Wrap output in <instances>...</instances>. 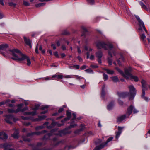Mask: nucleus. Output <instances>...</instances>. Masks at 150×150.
<instances>
[{
  "mask_svg": "<svg viewBox=\"0 0 150 150\" xmlns=\"http://www.w3.org/2000/svg\"><path fill=\"white\" fill-rule=\"evenodd\" d=\"M141 38L142 40L144 41L146 38V37L144 34H142L141 35Z\"/></svg>",
  "mask_w": 150,
  "mask_h": 150,
  "instance_id": "nucleus-42",
  "label": "nucleus"
},
{
  "mask_svg": "<svg viewBox=\"0 0 150 150\" xmlns=\"http://www.w3.org/2000/svg\"><path fill=\"white\" fill-rule=\"evenodd\" d=\"M130 77H131L132 79H133L136 82L138 81L139 80V79L138 77L137 76L131 75V76Z\"/></svg>",
  "mask_w": 150,
  "mask_h": 150,
  "instance_id": "nucleus-31",
  "label": "nucleus"
},
{
  "mask_svg": "<svg viewBox=\"0 0 150 150\" xmlns=\"http://www.w3.org/2000/svg\"><path fill=\"white\" fill-rule=\"evenodd\" d=\"M36 114V112L35 111L33 112H25L24 113V115H34Z\"/></svg>",
  "mask_w": 150,
  "mask_h": 150,
  "instance_id": "nucleus-22",
  "label": "nucleus"
},
{
  "mask_svg": "<svg viewBox=\"0 0 150 150\" xmlns=\"http://www.w3.org/2000/svg\"><path fill=\"white\" fill-rule=\"evenodd\" d=\"M46 117L45 115H43L42 116H39L38 118L35 119L34 120L35 121H40L41 120H43Z\"/></svg>",
  "mask_w": 150,
  "mask_h": 150,
  "instance_id": "nucleus-19",
  "label": "nucleus"
},
{
  "mask_svg": "<svg viewBox=\"0 0 150 150\" xmlns=\"http://www.w3.org/2000/svg\"><path fill=\"white\" fill-rule=\"evenodd\" d=\"M23 4L25 6H29L30 5V4L29 2L24 0L23 1Z\"/></svg>",
  "mask_w": 150,
  "mask_h": 150,
  "instance_id": "nucleus-34",
  "label": "nucleus"
},
{
  "mask_svg": "<svg viewBox=\"0 0 150 150\" xmlns=\"http://www.w3.org/2000/svg\"><path fill=\"white\" fill-rule=\"evenodd\" d=\"M103 69L106 71L107 74H112L114 73V71H112L108 69Z\"/></svg>",
  "mask_w": 150,
  "mask_h": 150,
  "instance_id": "nucleus-24",
  "label": "nucleus"
},
{
  "mask_svg": "<svg viewBox=\"0 0 150 150\" xmlns=\"http://www.w3.org/2000/svg\"><path fill=\"white\" fill-rule=\"evenodd\" d=\"M129 89V93L130 96L129 98V100H132L136 95V89L133 85H130L128 87Z\"/></svg>",
  "mask_w": 150,
  "mask_h": 150,
  "instance_id": "nucleus-3",
  "label": "nucleus"
},
{
  "mask_svg": "<svg viewBox=\"0 0 150 150\" xmlns=\"http://www.w3.org/2000/svg\"><path fill=\"white\" fill-rule=\"evenodd\" d=\"M23 140L25 141L29 142L30 140L28 138H26V137H24L23 138Z\"/></svg>",
  "mask_w": 150,
  "mask_h": 150,
  "instance_id": "nucleus-62",
  "label": "nucleus"
},
{
  "mask_svg": "<svg viewBox=\"0 0 150 150\" xmlns=\"http://www.w3.org/2000/svg\"><path fill=\"white\" fill-rule=\"evenodd\" d=\"M75 78L79 80H80L81 79H83V78L82 77H81L79 76H78V75H76L75 76Z\"/></svg>",
  "mask_w": 150,
  "mask_h": 150,
  "instance_id": "nucleus-47",
  "label": "nucleus"
},
{
  "mask_svg": "<svg viewBox=\"0 0 150 150\" xmlns=\"http://www.w3.org/2000/svg\"><path fill=\"white\" fill-rule=\"evenodd\" d=\"M129 93L127 92L118 93H117L118 95L120 98H125L128 96Z\"/></svg>",
  "mask_w": 150,
  "mask_h": 150,
  "instance_id": "nucleus-13",
  "label": "nucleus"
},
{
  "mask_svg": "<svg viewBox=\"0 0 150 150\" xmlns=\"http://www.w3.org/2000/svg\"><path fill=\"white\" fill-rule=\"evenodd\" d=\"M64 77L65 78H71V76L70 75H65L64 76Z\"/></svg>",
  "mask_w": 150,
  "mask_h": 150,
  "instance_id": "nucleus-56",
  "label": "nucleus"
},
{
  "mask_svg": "<svg viewBox=\"0 0 150 150\" xmlns=\"http://www.w3.org/2000/svg\"><path fill=\"white\" fill-rule=\"evenodd\" d=\"M105 85H104L102 87V91L101 92V96L103 97H104L105 95Z\"/></svg>",
  "mask_w": 150,
  "mask_h": 150,
  "instance_id": "nucleus-25",
  "label": "nucleus"
},
{
  "mask_svg": "<svg viewBox=\"0 0 150 150\" xmlns=\"http://www.w3.org/2000/svg\"><path fill=\"white\" fill-rule=\"evenodd\" d=\"M5 117V118L4 120L8 123L11 124L12 123V121H15V118L12 115H6Z\"/></svg>",
  "mask_w": 150,
  "mask_h": 150,
  "instance_id": "nucleus-7",
  "label": "nucleus"
},
{
  "mask_svg": "<svg viewBox=\"0 0 150 150\" xmlns=\"http://www.w3.org/2000/svg\"><path fill=\"white\" fill-rule=\"evenodd\" d=\"M10 101L9 100H8L7 101H6V102H4V101H3V102H0V106L1 105H4V104H5V103H7V102H9Z\"/></svg>",
  "mask_w": 150,
  "mask_h": 150,
  "instance_id": "nucleus-54",
  "label": "nucleus"
},
{
  "mask_svg": "<svg viewBox=\"0 0 150 150\" xmlns=\"http://www.w3.org/2000/svg\"><path fill=\"white\" fill-rule=\"evenodd\" d=\"M145 90L144 89H142V97L143 98L145 96Z\"/></svg>",
  "mask_w": 150,
  "mask_h": 150,
  "instance_id": "nucleus-46",
  "label": "nucleus"
},
{
  "mask_svg": "<svg viewBox=\"0 0 150 150\" xmlns=\"http://www.w3.org/2000/svg\"><path fill=\"white\" fill-rule=\"evenodd\" d=\"M139 3L142 8L146 10H147L146 6L142 2L140 1Z\"/></svg>",
  "mask_w": 150,
  "mask_h": 150,
  "instance_id": "nucleus-26",
  "label": "nucleus"
},
{
  "mask_svg": "<svg viewBox=\"0 0 150 150\" xmlns=\"http://www.w3.org/2000/svg\"><path fill=\"white\" fill-rule=\"evenodd\" d=\"M64 110V109H63V108H59V110H58V112L59 113H60L61 112H62Z\"/></svg>",
  "mask_w": 150,
  "mask_h": 150,
  "instance_id": "nucleus-57",
  "label": "nucleus"
},
{
  "mask_svg": "<svg viewBox=\"0 0 150 150\" xmlns=\"http://www.w3.org/2000/svg\"><path fill=\"white\" fill-rule=\"evenodd\" d=\"M23 39L26 45L29 46L30 48L32 47L31 41L29 38L26 37L25 36H23Z\"/></svg>",
  "mask_w": 150,
  "mask_h": 150,
  "instance_id": "nucleus-10",
  "label": "nucleus"
},
{
  "mask_svg": "<svg viewBox=\"0 0 150 150\" xmlns=\"http://www.w3.org/2000/svg\"><path fill=\"white\" fill-rule=\"evenodd\" d=\"M25 59H27V65L29 66L31 64V62L30 59H29L28 57L26 56V58Z\"/></svg>",
  "mask_w": 150,
  "mask_h": 150,
  "instance_id": "nucleus-36",
  "label": "nucleus"
},
{
  "mask_svg": "<svg viewBox=\"0 0 150 150\" xmlns=\"http://www.w3.org/2000/svg\"><path fill=\"white\" fill-rule=\"evenodd\" d=\"M96 56L98 58V60L99 63L101 64L102 63L101 58L103 56V54L101 51H99L96 52Z\"/></svg>",
  "mask_w": 150,
  "mask_h": 150,
  "instance_id": "nucleus-9",
  "label": "nucleus"
},
{
  "mask_svg": "<svg viewBox=\"0 0 150 150\" xmlns=\"http://www.w3.org/2000/svg\"><path fill=\"white\" fill-rule=\"evenodd\" d=\"M111 79L113 81L115 82H117L119 81L118 78L116 76L112 77Z\"/></svg>",
  "mask_w": 150,
  "mask_h": 150,
  "instance_id": "nucleus-27",
  "label": "nucleus"
},
{
  "mask_svg": "<svg viewBox=\"0 0 150 150\" xmlns=\"http://www.w3.org/2000/svg\"><path fill=\"white\" fill-rule=\"evenodd\" d=\"M114 105V103L113 102H111L108 106L107 108L108 110H110L112 108Z\"/></svg>",
  "mask_w": 150,
  "mask_h": 150,
  "instance_id": "nucleus-28",
  "label": "nucleus"
},
{
  "mask_svg": "<svg viewBox=\"0 0 150 150\" xmlns=\"http://www.w3.org/2000/svg\"><path fill=\"white\" fill-rule=\"evenodd\" d=\"M145 101L147 102H148L149 100H150V99L148 97L144 96L143 98H142Z\"/></svg>",
  "mask_w": 150,
  "mask_h": 150,
  "instance_id": "nucleus-43",
  "label": "nucleus"
},
{
  "mask_svg": "<svg viewBox=\"0 0 150 150\" xmlns=\"http://www.w3.org/2000/svg\"><path fill=\"white\" fill-rule=\"evenodd\" d=\"M8 47V45L7 44H2L0 45V50H4Z\"/></svg>",
  "mask_w": 150,
  "mask_h": 150,
  "instance_id": "nucleus-20",
  "label": "nucleus"
},
{
  "mask_svg": "<svg viewBox=\"0 0 150 150\" xmlns=\"http://www.w3.org/2000/svg\"><path fill=\"white\" fill-rule=\"evenodd\" d=\"M48 106L47 105H45L44 106H42L41 108V109L42 110H44L45 109H47V108H48ZM47 110H46L42 112H41V114H45L46 113H47Z\"/></svg>",
  "mask_w": 150,
  "mask_h": 150,
  "instance_id": "nucleus-21",
  "label": "nucleus"
},
{
  "mask_svg": "<svg viewBox=\"0 0 150 150\" xmlns=\"http://www.w3.org/2000/svg\"><path fill=\"white\" fill-rule=\"evenodd\" d=\"M9 5L11 7H15L16 6V4L12 2H9L8 3Z\"/></svg>",
  "mask_w": 150,
  "mask_h": 150,
  "instance_id": "nucleus-33",
  "label": "nucleus"
},
{
  "mask_svg": "<svg viewBox=\"0 0 150 150\" xmlns=\"http://www.w3.org/2000/svg\"><path fill=\"white\" fill-rule=\"evenodd\" d=\"M46 132H47V131L46 130H43V131H42L41 132H35V133H33L31 134L29 133L27 134V136H29L32 135H33V134H35L37 135H40L43 133H45Z\"/></svg>",
  "mask_w": 150,
  "mask_h": 150,
  "instance_id": "nucleus-14",
  "label": "nucleus"
},
{
  "mask_svg": "<svg viewBox=\"0 0 150 150\" xmlns=\"http://www.w3.org/2000/svg\"><path fill=\"white\" fill-rule=\"evenodd\" d=\"M106 47H107V49L108 48L110 50H112L113 47V45L110 43L107 44Z\"/></svg>",
  "mask_w": 150,
  "mask_h": 150,
  "instance_id": "nucleus-29",
  "label": "nucleus"
},
{
  "mask_svg": "<svg viewBox=\"0 0 150 150\" xmlns=\"http://www.w3.org/2000/svg\"><path fill=\"white\" fill-rule=\"evenodd\" d=\"M45 5V3H40L39 4H35V6L36 7H40L44 6Z\"/></svg>",
  "mask_w": 150,
  "mask_h": 150,
  "instance_id": "nucleus-30",
  "label": "nucleus"
},
{
  "mask_svg": "<svg viewBox=\"0 0 150 150\" xmlns=\"http://www.w3.org/2000/svg\"><path fill=\"white\" fill-rule=\"evenodd\" d=\"M40 106V105L39 104L35 105L32 109L34 110H36L39 109Z\"/></svg>",
  "mask_w": 150,
  "mask_h": 150,
  "instance_id": "nucleus-32",
  "label": "nucleus"
},
{
  "mask_svg": "<svg viewBox=\"0 0 150 150\" xmlns=\"http://www.w3.org/2000/svg\"><path fill=\"white\" fill-rule=\"evenodd\" d=\"M63 76L62 75H57V78L59 79H61L63 78Z\"/></svg>",
  "mask_w": 150,
  "mask_h": 150,
  "instance_id": "nucleus-49",
  "label": "nucleus"
},
{
  "mask_svg": "<svg viewBox=\"0 0 150 150\" xmlns=\"http://www.w3.org/2000/svg\"><path fill=\"white\" fill-rule=\"evenodd\" d=\"M72 115H73V118L71 120H74L76 119V114L75 113H73Z\"/></svg>",
  "mask_w": 150,
  "mask_h": 150,
  "instance_id": "nucleus-53",
  "label": "nucleus"
},
{
  "mask_svg": "<svg viewBox=\"0 0 150 150\" xmlns=\"http://www.w3.org/2000/svg\"><path fill=\"white\" fill-rule=\"evenodd\" d=\"M85 71L88 73H93V71L90 69H88L85 70Z\"/></svg>",
  "mask_w": 150,
  "mask_h": 150,
  "instance_id": "nucleus-39",
  "label": "nucleus"
},
{
  "mask_svg": "<svg viewBox=\"0 0 150 150\" xmlns=\"http://www.w3.org/2000/svg\"><path fill=\"white\" fill-rule=\"evenodd\" d=\"M113 139V137H110L108 138L106 142L104 143L101 144L100 146H96L93 150H100L103 148L105 146L107 145L108 143L112 141Z\"/></svg>",
  "mask_w": 150,
  "mask_h": 150,
  "instance_id": "nucleus-4",
  "label": "nucleus"
},
{
  "mask_svg": "<svg viewBox=\"0 0 150 150\" xmlns=\"http://www.w3.org/2000/svg\"><path fill=\"white\" fill-rule=\"evenodd\" d=\"M0 136H1L0 137V139H5L8 138L7 134L3 132H0Z\"/></svg>",
  "mask_w": 150,
  "mask_h": 150,
  "instance_id": "nucleus-15",
  "label": "nucleus"
},
{
  "mask_svg": "<svg viewBox=\"0 0 150 150\" xmlns=\"http://www.w3.org/2000/svg\"><path fill=\"white\" fill-rule=\"evenodd\" d=\"M141 83L142 87H144V85H146V82L144 80H142Z\"/></svg>",
  "mask_w": 150,
  "mask_h": 150,
  "instance_id": "nucleus-41",
  "label": "nucleus"
},
{
  "mask_svg": "<svg viewBox=\"0 0 150 150\" xmlns=\"http://www.w3.org/2000/svg\"><path fill=\"white\" fill-rule=\"evenodd\" d=\"M120 57L117 59V61L118 62V64L119 65L121 66L122 65L120 61V60H121L123 62H125V58L121 54H120Z\"/></svg>",
  "mask_w": 150,
  "mask_h": 150,
  "instance_id": "nucleus-16",
  "label": "nucleus"
},
{
  "mask_svg": "<svg viewBox=\"0 0 150 150\" xmlns=\"http://www.w3.org/2000/svg\"><path fill=\"white\" fill-rule=\"evenodd\" d=\"M54 54L56 57H59V56L57 52H54Z\"/></svg>",
  "mask_w": 150,
  "mask_h": 150,
  "instance_id": "nucleus-64",
  "label": "nucleus"
},
{
  "mask_svg": "<svg viewBox=\"0 0 150 150\" xmlns=\"http://www.w3.org/2000/svg\"><path fill=\"white\" fill-rule=\"evenodd\" d=\"M123 128L119 126L118 127V131L116 132V135L115 137L116 139H117L120 134H121Z\"/></svg>",
  "mask_w": 150,
  "mask_h": 150,
  "instance_id": "nucleus-12",
  "label": "nucleus"
},
{
  "mask_svg": "<svg viewBox=\"0 0 150 150\" xmlns=\"http://www.w3.org/2000/svg\"><path fill=\"white\" fill-rule=\"evenodd\" d=\"M103 79L105 80H106L108 79V76L105 73H104L103 74Z\"/></svg>",
  "mask_w": 150,
  "mask_h": 150,
  "instance_id": "nucleus-37",
  "label": "nucleus"
},
{
  "mask_svg": "<svg viewBox=\"0 0 150 150\" xmlns=\"http://www.w3.org/2000/svg\"><path fill=\"white\" fill-rule=\"evenodd\" d=\"M28 109V108L27 107H26L24 108L21 109V112H23L25 110H27Z\"/></svg>",
  "mask_w": 150,
  "mask_h": 150,
  "instance_id": "nucleus-60",
  "label": "nucleus"
},
{
  "mask_svg": "<svg viewBox=\"0 0 150 150\" xmlns=\"http://www.w3.org/2000/svg\"><path fill=\"white\" fill-rule=\"evenodd\" d=\"M67 117L70 118L71 117V113L70 112H69V111H67Z\"/></svg>",
  "mask_w": 150,
  "mask_h": 150,
  "instance_id": "nucleus-40",
  "label": "nucleus"
},
{
  "mask_svg": "<svg viewBox=\"0 0 150 150\" xmlns=\"http://www.w3.org/2000/svg\"><path fill=\"white\" fill-rule=\"evenodd\" d=\"M116 68L119 72L127 79H129V77H130L132 75L130 73L131 71V68L130 67H129L128 69L125 68L124 73L118 68L117 67Z\"/></svg>",
  "mask_w": 150,
  "mask_h": 150,
  "instance_id": "nucleus-2",
  "label": "nucleus"
},
{
  "mask_svg": "<svg viewBox=\"0 0 150 150\" xmlns=\"http://www.w3.org/2000/svg\"><path fill=\"white\" fill-rule=\"evenodd\" d=\"M73 67L76 68L77 69H79V66L78 65H73Z\"/></svg>",
  "mask_w": 150,
  "mask_h": 150,
  "instance_id": "nucleus-51",
  "label": "nucleus"
},
{
  "mask_svg": "<svg viewBox=\"0 0 150 150\" xmlns=\"http://www.w3.org/2000/svg\"><path fill=\"white\" fill-rule=\"evenodd\" d=\"M108 62L110 65H111L112 64V59L108 58Z\"/></svg>",
  "mask_w": 150,
  "mask_h": 150,
  "instance_id": "nucleus-45",
  "label": "nucleus"
},
{
  "mask_svg": "<svg viewBox=\"0 0 150 150\" xmlns=\"http://www.w3.org/2000/svg\"><path fill=\"white\" fill-rule=\"evenodd\" d=\"M87 1L91 4H93L94 3V0H86Z\"/></svg>",
  "mask_w": 150,
  "mask_h": 150,
  "instance_id": "nucleus-38",
  "label": "nucleus"
},
{
  "mask_svg": "<svg viewBox=\"0 0 150 150\" xmlns=\"http://www.w3.org/2000/svg\"><path fill=\"white\" fill-rule=\"evenodd\" d=\"M102 141L100 139H98L97 140V142H95V143L96 144H98L100 143Z\"/></svg>",
  "mask_w": 150,
  "mask_h": 150,
  "instance_id": "nucleus-52",
  "label": "nucleus"
},
{
  "mask_svg": "<svg viewBox=\"0 0 150 150\" xmlns=\"http://www.w3.org/2000/svg\"><path fill=\"white\" fill-rule=\"evenodd\" d=\"M8 111L9 113H15V110L13 109H8Z\"/></svg>",
  "mask_w": 150,
  "mask_h": 150,
  "instance_id": "nucleus-44",
  "label": "nucleus"
},
{
  "mask_svg": "<svg viewBox=\"0 0 150 150\" xmlns=\"http://www.w3.org/2000/svg\"><path fill=\"white\" fill-rule=\"evenodd\" d=\"M23 105V104H18L17 105V107H18V108L15 111V113H17L19 111H21V108L22 107Z\"/></svg>",
  "mask_w": 150,
  "mask_h": 150,
  "instance_id": "nucleus-23",
  "label": "nucleus"
},
{
  "mask_svg": "<svg viewBox=\"0 0 150 150\" xmlns=\"http://www.w3.org/2000/svg\"><path fill=\"white\" fill-rule=\"evenodd\" d=\"M118 103H119V104H120L121 105H123V101H121L120 99H118Z\"/></svg>",
  "mask_w": 150,
  "mask_h": 150,
  "instance_id": "nucleus-61",
  "label": "nucleus"
},
{
  "mask_svg": "<svg viewBox=\"0 0 150 150\" xmlns=\"http://www.w3.org/2000/svg\"><path fill=\"white\" fill-rule=\"evenodd\" d=\"M43 128V126H40L36 127L35 129L37 130H40L42 129Z\"/></svg>",
  "mask_w": 150,
  "mask_h": 150,
  "instance_id": "nucleus-48",
  "label": "nucleus"
},
{
  "mask_svg": "<svg viewBox=\"0 0 150 150\" xmlns=\"http://www.w3.org/2000/svg\"><path fill=\"white\" fill-rule=\"evenodd\" d=\"M126 117L125 115H124L118 117L117 118L118 122H120L123 120Z\"/></svg>",
  "mask_w": 150,
  "mask_h": 150,
  "instance_id": "nucleus-18",
  "label": "nucleus"
},
{
  "mask_svg": "<svg viewBox=\"0 0 150 150\" xmlns=\"http://www.w3.org/2000/svg\"><path fill=\"white\" fill-rule=\"evenodd\" d=\"M96 46L98 49H101L104 48L105 50H107L106 47L107 44L103 42H98L96 43Z\"/></svg>",
  "mask_w": 150,
  "mask_h": 150,
  "instance_id": "nucleus-6",
  "label": "nucleus"
},
{
  "mask_svg": "<svg viewBox=\"0 0 150 150\" xmlns=\"http://www.w3.org/2000/svg\"><path fill=\"white\" fill-rule=\"evenodd\" d=\"M43 79H44V80H50L51 79H52L51 78V77H45Z\"/></svg>",
  "mask_w": 150,
  "mask_h": 150,
  "instance_id": "nucleus-55",
  "label": "nucleus"
},
{
  "mask_svg": "<svg viewBox=\"0 0 150 150\" xmlns=\"http://www.w3.org/2000/svg\"><path fill=\"white\" fill-rule=\"evenodd\" d=\"M132 111L134 114H136L138 112L139 110L136 109L132 105H131L127 109V114L129 116L131 114Z\"/></svg>",
  "mask_w": 150,
  "mask_h": 150,
  "instance_id": "nucleus-5",
  "label": "nucleus"
},
{
  "mask_svg": "<svg viewBox=\"0 0 150 150\" xmlns=\"http://www.w3.org/2000/svg\"><path fill=\"white\" fill-rule=\"evenodd\" d=\"M85 125L83 124H81V126L80 127H81V128L79 129V131H81L83 130L85 128Z\"/></svg>",
  "mask_w": 150,
  "mask_h": 150,
  "instance_id": "nucleus-35",
  "label": "nucleus"
},
{
  "mask_svg": "<svg viewBox=\"0 0 150 150\" xmlns=\"http://www.w3.org/2000/svg\"><path fill=\"white\" fill-rule=\"evenodd\" d=\"M86 65H83L80 67V69L81 70L84 69L86 68Z\"/></svg>",
  "mask_w": 150,
  "mask_h": 150,
  "instance_id": "nucleus-58",
  "label": "nucleus"
},
{
  "mask_svg": "<svg viewBox=\"0 0 150 150\" xmlns=\"http://www.w3.org/2000/svg\"><path fill=\"white\" fill-rule=\"evenodd\" d=\"M11 145L7 143L1 144L0 147L4 148V150H15L13 148H10Z\"/></svg>",
  "mask_w": 150,
  "mask_h": 150,
  "instance_id": "nucleus-8",
  "label": "nucleus"
},
{
  "mask_svg": "<svg viewBox=\"0 0 150 150\" xmlns=\"http://www.w3.org/2000/svg\"><path fill=\"white\" fill-rule=\"evenodd\" d=\"M139 30H142V29H143L146 32L147 30L145 28L144 24L143 21H139Z\"/></svg>",
  "mask_w": 150,
  "mask_h": 150,
  "instance_id": "nucleus-11",
  "label": "nucleus"
},
{
  "mask_svg": "<svg viewBox=\"0 0 150 150\" xmlns=\"http://www.w3.org/2000/svg\"><path fill=\"white\" fill-rule=\"evenodd\" d=\"M142 89H144L145 90H148V88H147V86L146 85H145L144 87H142Z\"/></svg>",
  "mask_w": 150,
  "mask_h": 150,
  "instance_id": "nucleus-59",
  "label": "nucleus"
},
{
  "mask_svg": "<svg viewBox=\"0 0 150 150\" xmlns=\"http://www.w3.org/2000/svg\"><path fill=\"white\" fill-rule=\"evenodd\" d=\"M70 119V118L69 117H67L65 118L64 119V120H62L61 121V122H63L64 121H67V120H69Z\"/></svg>",
  "mask_w": 150,
  "mask_h": 150,
  "instance_id": "nucleus-50",
  "label": "nucleus"
},
{
  "mask_svg": "<svg viewBox=\"0 0 150 150\" xmlns=\"http://www.w3.org/2000/svg\"><path fill=\"white\" fill-rule=\"evenodd\" d=\"M77 58L79 62H82V61L83 60L82 58L80 56H78L77 57Z\"/></svg>",
  "mask_w": 150,
  "mask_h": 150,
  "instance_id": "nucleus-63",
  "label": "nucleus"
},
{
  "mask_svg": "<svg viewBox=\"0 0 150 150\" xmlns=\"http://www.w3.org/2000/svg\"><path fill=\"white\" fill-rule=\"evenodd\" d=\"M9 51L12 53V55L13 56L11 59L13 60L18 61H21L25 59L26 56L23 54L21 52L17 49H14Z\"/></svg>",
  "mask_w": 150,
  "mask_h": 150,
  "instance_id": "nucleus-1",
  "label": "nucleus"
},
{
  "mask_svg": "<svg viewBox=\"0 0 150 150\" xmlns=\"http://www.w3.org/2000/svg\"><path fill=\"white\" fill-rule=\"evenodd\" d=\"M15 130L13 134H11V136L14 138H17L18 137V129H14Z\"/></svg>",
  "mask_w": 150,
  "mask_h": 150,
  "instance_id": "nucleus-17",
  "label": "nucleus"
}]
</instances>
